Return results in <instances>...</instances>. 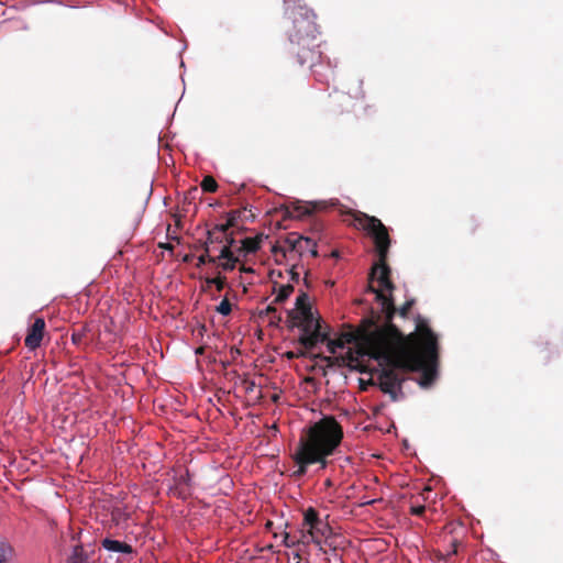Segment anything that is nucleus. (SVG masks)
<instances>
[{"label":"nucleus","instance_id":"obj_1","mask_svg":"<svg viewBox=\"0 0 563 563\" xmlns=\"http://www.w3.org/2000/svg\"><path fill=\"white\" fill-rule=\"evenodd\" d=\"M396 341L395 346L389 345L377 353L383 357V366L376 384L391 401L404 398L402 384L410 373L421 372L418 380L421 387L432 385L439 364L438 336L421 317L417 319L416 331L409 334L400 331Z\"/></svg>","mask_w":563,"mask_h":563},{"label":"nucleus","instance_id":"obj_2","mask_svg":"<svg viewBox=\"0 0 563 563\" xmlns=\"http://www.w3.org/2000/svg\"><path fill=\"white\" fill-rule=\"evenodd\" d=\"M366 291L375 295V300L379 305L380 310L371 308L368 316L364 317L360 325L353 330L344 331L340 334L342 344L355 343L356 353L360 356H368L378 362L383 366V357L377 353L382 349L394 346L400 329L393 323L395 309V300L393 295H386L383 289H377L374 285L368 284Z\"/></svg>","mask_w":563,"mask_h":563},{"label":"nucleus","instance_id":"obj_3","mask_svg":"<svg viewBox=\"0 0 563 563\" xmlns=\"http://www.w3.org/2000/svg\"><path fill=\"white\" fill-rule=\"evenodd\" d=\"M343 435V428L333 416H323L311 423L300 437L292 454V460L298 466L292 476H305L312 464H318L320 470H324L329 464L328 457L340 446Z\"/></svg>","mask_w":563,"mask_h":563},{"label":"nucleus","instance_id":"obj_4","mask_svg":"<svg viewBox=\"0 0 563 563\" xmlns=\"http://www.w3.org/2000/svg\"><path fill=\"white\" fill-rule=\"evenodd\" d=\"M355 224L366 231L373 239L375 250L378 256V262L373 265L368 274V284L373 285L374 279H377L379 287L387 291V295H393L395 285L390 279V267L387 264V256L390 247V236L388 229L376 217L358 212L354 217Z\"/></svg>","mask_w":563,"mask_h":563},{"label":"nucleus","instance_id":"obj_5","mask_svg":"<svg viewBox=\"0 0 563 563\" xmlns=\"http://www.w3.org/2000/svg\"><path fill=\"white\" fill-rule=\"evenodd\" d=\"M318 33L316 14L311 10L299 7L292 12V29L288 31V53L295 55L301 66H312L320 57L318 45L314 44Z\"/></svg>","mask_w":563,"mask_h":563},{"label":"nucleus","instance_id":"obj_6","mask_svg":"<svg viewBox=\"0 0 563 563\" xmlns=\"http://www.w3.org/2000/svg\"><path fill=\"white\" fill-rule=\"evenodd\" d=\"M303 527L307 528L310 540L316 544H321L322 540L332 533L331 527L320 519L318 511L312 507L303 512Z\"/></svg>","mask_w":563,"mask_h":563},{"label":"nucleus","instance_id":"obj_7","mask_svg":"<svg viewBox=\"0 0 563 563\" xmlns=\"http://www.w3.org/2000/svg\"><path fill=\"white\" fill-rule=\"evenodd\" d=\"M311 239L298 235L297 233H290L284 241L283 245H274L272 252L274 254H282L286 257L287 253L303 254V244H310Z\"/></svg>","mask_w":563,"mask_h":563},{"label":"nucleus","instance_id":"obj_8","mask_svg":"<svg viewBox=\"0 0 563 563\" xmlns=\"http://www.w3.org/2000/svg\"><path fill=\"white\" fill-rule=\"evenodd\" d=\"M45 320L43 318H36L32 325L27 329V334L24 339V344L30 351H35L41 346L44 332H45Z\"/></svg>","mask_w":563,"mask_h":563},{"label":"nucleus","instance_id":"obj_9","mask_svg":"<svg viewBox=\"0 0 563 563\" xmlns=\"http://www.w3.org/2000/svg\"><path fill=\"white\" fill-rule=\"evenodd\" d=\"M328 340V332L322 331L321 320H317L314 322V329L313 331H310L308 333H303L299 338V343L306 349V350H312L316 347L318 342H324Z\"/></svg>","mask_w":563,"mask_h":563},{"label":"nucleus","instance_id":"obj_10","mask_svg":"<svg viewBox=\"0 0 563 563\" xmlns=\"http://www.w3.org/2000/svg\"><path fill=\"white\" fill-rule=\"evenodd\" d=\"M323 207L322 202L296 201L286 208V214L291 218H302L312 214Z\"/></svg>","mask_w":563,"mask_h":563},{"label":"nucleus","instance_id":"obj_11","mask_svg":"<svg viewBox=\"0 0 563 563\" xmlns=\"http://www.w3.org/2000/svg\"><path fill=\"white\" fill-rule=\"evenodd\" d=\"M311 311V306L309 303V297L306 292H301L296 299V309L289 310L287 312L288 320H297L299 319V314H308L307 312Z\"/></svg>","mask_w":563,"mask_h":563},{"label":"nucleus","instance_id":"obj_12","mask_svg":"<svg viewBox=\"0 0 563 563\" xmlns=\"http://www.w3.org/2000/svg\"><path fill=\"white\" fill-rule=\"evenodd\" d=\"M308 314H299V319L297 320H288L290 323L289 327H300L303 333H308L310 331H313L314 329V322L317 320H320L319 318H314L312 310L307 312Z\"/></svg>","mask_w":563,"mask_h":563},{"label":"nucleus","instance_id":"obj_13","mask_svg":"<svg viewBox=\"0 0 563 563\" xmlns=\"http://www.w3.org/2000/svg\"><path fill=\"white\" fill-rule=\"evenodd\" d=\"M175 486L173 488L174 495L186 498L188 495V487L190 485V474L189 471L186 470L184 474H179L174 478Z\"/></svg>","mask_w":563,"mask_h":563},{"label":"nucleus","instance_id":"obj_14","mask_svg":"<svg viewBox=\"0 0 563 563\" xmlns=\"http://www.w3.org/2000/svg\"><path fill=\"white\" fill-rule=\"evenodd\" d=\"M90 329L88 324H80L71 331V342L78 347H86L89 344L88 333Z\"/></svg>","mask_w":563,"mask_h":563},{"label":"nucleus","instance_id":"obj_15","mask_svg":"<svg viewBox=\"0 0 563 563\" xmlns=\"http://www.w3.org/2000/svg\"><path fill=\"white\" fill-rule=\"evenodd\" d=\"M225 260V262H221L218 264L223 271H233L235 264L239 262V258L234 256L233 252L229 250V246H222L220 250V254L217 260Z\"/></svg>","mask_w":563,"mask_h":563},{"label":"nucleus","instance_id":"obj_16","mask_svg":"<svg viewBox=\"0 0 563 563\" xmlns=\"http://www.w3.org/2000/svg\"><path fill=\"white\" fill-rule=\"evenodd\" d=\"M431 492V488L429 486L424 487L423 492L417 496L411 497L410 499V514L413 516H422L426 511V507L423 504H421L420 498L422 501L428 500V496L426 494H429Z\"/></svg>","mask_w":563,"mask_h":563},{"label":"nucleus","instance_id":"obj_17","mask_svg":"<svg viewBox=\"0 0 563 563\" xmlns=\"http://www.w3.org/2000/svg\"><path fill=\"white\" fill-rule=\"evenodd\" d=\"M102 547L111 552H119L124 554H130L133 552V549L130 544L108 538L102 540Z\"/></svg>","mask_w":563,"mask_h":563},{"label":"nucleus","instance_id":"obj_18","mask_svg":"<svg viewBox=\"0 0 563 563\" xmlns=\"http://www.w3.org/2000/svg\"><path fill=\"white\" fill-rule=\"evenodd\" d=\"M200 249H202V254L198 256V261H197V264H196V267L197 268H200L202 265L207 264V263H212L214 264L217 262V257L216 256H212L210 253L212 251L211 247L200 243L199 246Z\"/></svg>","mask_w":563,"mask_h":563},{"label":"nucleus","instance_id":"obj_19","mask_svg":"<svg viewBox=\"0 0 563 563\" xmlns=\"http://www.w3.org/2000/svg\"><path fill=\"white\" fill-rule=\"evenodd\" d=\"M262 243L261 236H254V238H245L242 240V247L241 250L246 253H255L260 250Z\"/></svg>","mask_w":563,"mask_h":563},{"label":"nucleus","instance_id":"obj_20","mask_svg":"<svg viewBox=\"0 0 563 563\" xmlns=\"http://www.w3.org/2000/svg\"><path fill=\"white\" fill-rule=\"evenodd\" d=\"M292 291H294L292 285H290V284L280 285L274 302H276V303L284 302L285 300H287L289 298V296L292 294Z\"/></svg>","mask_w":563,"mask_h":563},{"label":"nucleus","instance_id":"obj_21","mask_svg":"<svg viewBox=\"0 0 563 563\" xmlns=\"http://www.w3.org/2000/svg\"><path fill=\"white\" fill-rule=\"evenodd\" d=\"M224 239H227V236H223L222 234H219L218 231L210 229L207 231L206 241L201 243L211 247V245L214 243H224Z\"/></svg>","mask_w":563,"mask_h":563},{"label":"nucleus","instance_id":"obj_22","mask_svg":"<svg viewBox=\"0 0 563 563\" xmlns=\"http://www.w3.org/2000/svg\"><path fill=\"white\" fill-rule=\"evenodd\" d=\"M68 563H87V555L81 545H75Z\"/></svg>","mask_w":563,"mask_h":563},{"label":"nucleus","instance_id":"obj_23","mask_svg":"<svg viewBox=\"0 0 563 563\" xmlns=\"http://www.w3.org/2000/svg\"><path fill=\"white\" fill-rule=\"evenodd\" d=\"M200 186H201L202 190L206 192H214L218 189V184L212 176L203 177Z\"/></svg>","mask_w":563,"mask_h":563},{"label":"nucleus","instance_id":"obj_24","mask_svg":"<svg viewBox=\"0 0 563 563\" xmlns=\"http://www.w3.org/2000/svg\"><path fill=\"white\" fill-rule=\"evenodd\" d=\"M13 549L5 542H0V563H5L12 556Z\"/></svg>","mask_w":563,"mask_h":563},{"label":"nucleus","instance_id":"obj_25","mask_svg":"<svg viewBox=\"0 0 563 563\" xmlns=\"http://www.w3.org/2000/svg\"><path fill=\"white\" fill-rule=\"evenodd\" d=\"M413 305H415V300L410 299V300H407L399 309H397L395 307L396 311H395L394 316L396 313H399L400 317L407 318Z\"/></svg>","mask_w":563,"mask_h":563},{"label":"nucleus","instance_id":"obj_26","mask_svg":"<svg viewBox=\"0 0 563 563\" xmlns=\"http://www.w3.org/2000/svg\"><path fill=\"white\" fill-rule=\"evenodd\" d=\"M324 342L327 343L328 351L332 354H334L338 349L344 347V345L342 344V341H340V338L332 340L328 335V340H325Z\"/></svg>","mask_w":563,"mask_h":563},{"label":"nucleus","instance_id":"obj_27","mask_svg":"<svg viewBox=\"0 0 563 563\" xmlns=\"http://www.w3.org/2000/svg\"><path fill=\"white\" fill-rule=\"evenodd\" d=\"M232 311V305L230 303L228 298H224L220 305L217 307V312L222 316H229Z\"/></svg>","mask_w":563,"mask_h":563},{"label":"nucleus","instance_id":"obj_28","mask_svg":"<svg viewBox=\"0 0 563 563\" xmlns=\"http://www.w3.org/2000/svg\"><path fill=\"white\" fill-rule=\"evenodd\" d=\"M283 543L287 548H294L299 543V540L295 536H290L288 532H285Z\"/></svg>","mask_w":563,"mask_h":563},{"label":"nucleus","instance_id":"obj_29","mask_svg":"<svg viewBox=\"0 0 563 563\" xmlns=\"http://www.w3.org/2000/svg\"><path fill=\"white\" fill-rule=\"evenodd\" d=\"M211 282H214L213 285L216 286L217 290L221 291L224 289V287L227 285V277L218 275L216 277H212Z\"/></svg>","mask_w":563,"mask_h":563},{"label":"nucleus","instance_id":"obj_30","mask_svg":"<svg viewBox=\"0 0 563 563\" xmlns=\"http://www.w3.org/2000/svg\"><path fill=\"white\" fill-rule=\"evenodd\" d=\"M232 228V222H225L222 224H216L212 230L218 231L219 234L227 236L228 230Z\"/></svg>","mask_w":563,"mask_h":563},{"label":"nucleus","instance_id":"obj_31","mask_svg":"<svg viewBox=\"0 0 563 563\" xmlns=\"http://www.w3.org/2000/svg\"><path fill=\"white\" fill-rule=\"evenodd\" d=\"M240 217V211L235 210V211H231L228 213V220L227 222H232V228L236 225V221Z\"/></svg>","mask_w":563,"mask_h":563},{"label":"nucleus","instance_id":"obj_32","mask_svg":"<svg viewBox=\"0 0 563 563\" xmlns=\"http://www.w3.org/2000/svg\"><path fill=\"white\" fill-rule=\"evenodd\" d=\"M450 552L446 553L449 559L457 553L459 541L456 539H452L450 541Z\"/></svg>","mask_w":563,"mask_h":563},{"label":"nucleus","instance_id":"obj_33","mask_svg":"<svg viewBox=\"0 0 563 563\" xmlns=\"http://www.w3.org/2000/svg\"><path fill=\"white\" fill-rule=\"evenodd\" d=\"M338 99L341 101V104H349L351 102V97L345 93L338 95Z\"/></svg>","mask_w":563,"mask_h":563},{"label":"nucleus","instance_id":"obj_34","mask_svg":"<svg viewBox=\"0 0 563 563\" xmlns=\"http://www.w3.org/2000/svg\"><path fill=\"white\" fill-rule=\"evenodd\" d=\"M234 243V238L231 234H227V239H224V245L223 246H229V250H231L232 245Z\"/></svg>","mask_w":563,"mask_h":563},{"label":"nucleus","instance_id":"obj_35","mask_svg":"<svg viewBox=\"0 0 563 563\" xmlns=\"http://www.w3.org/2000/svg\"><path fill=\"white\" fill-rule=\"evenodd\" d=\"M289 273H290L291 280H294V282H298L299 280V273L296 272V265H292V267L290 268Z\"/></svg>","mask_w":563,"mask_h":563},{"label":"nucleus","instance_id":"obj_36","mask_svg":"<svg viewBox=\"0 0 563 563\" xmlns=\"http://www.w3.org/2000/svg\"><path fill=\"white\" fill-rule=\"evenodd\" d=\"M434 558L437 561H448L449 560L448 554H444L441 551L434 552Z\"/></svg>","mask_w":563,"mask_h":563},{"label":"nucleus","instance_id":"obj_37","mask_svg":"<svg viewBox=\"0 0 563 563\" xmlns=\"http://www.w3.org/2000/svg\"><path fill=\"white\" fill-rule=\"evenodd\" d=\"M311 247L309 249L308 252H310V254L313 256V257H317L318 256V250H317V243L311 239Z\"/></svg>","mask_w":563,"mask_h":563},{"label":"nucleus","instance_id":"obj_38","mask_svg":"<svg viewBox=\"0 0 563 563\" xmlns=\"http://www.w3.org/2000/svg\"><path fill=\"white\" fill-rule=\"evenodd\" d=\"M276 312H277V309H276L275 307H273V306H268V307L266 308V310H265V313H266L267 316H271V314H272V316H273V314L275 316V314H276Z\"/></svg>","mask_w":563,"mask_h":563},{"label":"nucleus","instance_id":"obj_39","mask_svg":"<svg viewBox=\"0 0 563 563\" xmlns=\"http://www.w3.org/2000/svg\"><path fill=\"white\" fill-rule=\"evenodd\" d=\"M195 255L194 254H186L184 257H183V262L184 263H189L194 260Z\"/></svg>","mask_w":563,"mask_h":563},{"label":"nucleus","instance_id":"obj_40","mask_svg":"<svg viewBox=\"0 0 563 563\" xmlns=\"http://www.w3.org/2000/svg\"><path fill=\"white\" fill-rule=\"evenodd\" d=\"M240 271L243 273H254V269L252 267H246V266H242L240 268Z\"/></svg>","mask_w":563,"mask_h":563},{"label":"nucleus","instance_id":"obj_41","mask_svg":"<svg viewBox=\"0 0 563 563\" xmlns=\"http://www.w3.org/2000/svg\"><path fill=\"white\" fill-rule=\"evenodd\" d=\"M161 247L165 249V250H169L172 251L173 250V245L170 243H166V244H161Z\"/></svg>","mask_w":563,"mask_h":563},{"label":"nucleus","instance_id":"obj_42","mask_svg":"<svg viewBox=\"0 0 563 563\" xmlns=\"http://www.w3.org/2000/svg\"><path fill=\"white\" fill-rule=\"evenodd\" d=\"M203 352H205V347L203 346H199L196 350V354H203Z\"/></svg>","mask_w":563,"mask_h":563},{"label":"nucleus","instance_id":"obj_43","mask_svg":"<svg viewBox=\"0 0 563 563\" xmlns=\"http://www.w3.org/2000/svg\"><path fill=\"white\" fill-rule=\"evenodd\" d=\"M205 280H206V284H207L208 286H211V285H213V283H214V282H211V280H212V277H207Z\"/></svg>","mask_w":563,"mask_h":563},{"label":"nucleus","instance_id":"obj_44","mask_svg":"<svg viewBox=\"0 0 563 563\" xmlns=\"http://www.w3.org/2000/svg\"><path fill=\"white\" fill-rule=\"evenodd\" d=\"M310 247H311V244H303V253L308 252Z\"/></svg>","mask_w":563,"mask_h":563},{"label":"nucleus","instance_id":"obj_45","mask_svg":"<svg viewBox=\"0 0 563 563\" xmlns=\"http://www.w3.org/2000/svg\"><path fill=\"white\" fill-rule=\"evenodd\" d=\"M331 256H333V257H338V256H339V252H338V251H333V252L331 253Z\"/></svg>","mask_w":563,"mask_h":563},{"label":"nucleus","instance_id":"obj_46","mask_svg":"<svg viewBox=\"0 0 563 563\" xmlns=\"http://www.w3.org/2000/svg\"><path fill=\"white\" fill-rule=\"evenodd\" d=\"M347 355H349L350 360H353V352L351 350L347 352Z\"/></svg>","mask_w":563,"mask_h":563},{"label":"nucleus","instance_id":"obj_47","mask_svg":"<svg viewBox=\"0 0 563 563\" xmlns=\"http://www.w3.org/2000/svg\"><path fill=\"white\" fill-rule=\"evenodd\" d=\"M287 356H288L289 358H292V357H295V354H294L292 352H288V353H287Z\"/></svg>","mask_w":563,"mask_h":563},{"label":"nucleus","instance_id":"obj_48","mask_svg":"<svg viewBox=\"0 0 563 563\" xmlns=\"http://www.w3.org/2000/svg\"><path fill=\"white\" fill-rule=\"evenodd\" d=\"M272 526H273V522H271V521H268V522L266 523V527H267L268 529H269V528H272Z\"/></svg>","mask_w":563,"mask_h":563}]
</instances>
